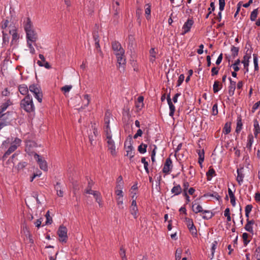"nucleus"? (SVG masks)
Returning a JSON list of instances; mask_svg holds the SVG:
<instances>
[{
	"label": "nucleus",
	"instance_id": "nucleus-11",
	"mask_svg": "<svg viewBox=\"0 0 260 260\" xmlns=\"http://www.w3.org/2000/svg\"><path fill=\"white\" fill-rule=\"evenodd\" d=\"M172 161L170 157L167 158L162 169L163 173L167 174H169L172 169Z\"/></svg>",
	"mask_w": 260,
	"mask_h": 260
},
{
	"label": "nucleus",
	"instance_id": "nucleus-43",
	"mask_svg": "<svg viewBox=\"0 0 260 260\" xmlns=\"http://www.w3.org/2000/svg\"><path fill=\"white\" fill-rule=\"evenodd\" d=\"M204 197H212L215 198L217 201H219L220 199V196L218 195L216 192H214L213 193H207L204 195Z\"/></svg>",
	"mask_w": 260,
	"mask_h": 260
},
{
	"label": "nucleus",
	"instance_id": "nucleus-14",
	"mask_svg": "<svg viewBox=\"0 0 260 260\" xmlns=\"http://www.w3.org/2000/svg\"><path fill=\"white\" fill-rule=\"evenodd\" d=\"M26 33L27 41H30L31 42H34L37 40V34L35 32V31L33 29L29 30L28 31L26 32Z\"/></svg>",
	"mask_w": 260,
	"mask_h": 260
},
{
	"label": "nucleus",
	"instance_id": "nucleus-21",
	"mask_svg": "<svg viewBox=\"0 0 260 260\" xmlns=\"http://www.w3.org/2000/svg\"><path fill=\"white\" fill-rule=\"evenodd\" d=\"M90 194H92L94 196L96 202L99 204V206H102V198L100 192L98 191H93Z\"/></svg>",
	"mask_w": 260,
	"mask_h": 260
},
{
	"label": "nucleus",
	"instance_id": "nucleus-19",
	"mask_svg": "<svg viewBox=\"0 0 260 260\" xmlns=\"http://www.w3.org/2000/svg\"><path fill=\"white\" fill-rule=\"evenodd\" d=\"M229 80L230 84L229 87V94L230 96H232L234 94L236 83L235 81H233L231 78H229Z\"/></svg>",
	"mask_w": 260,
	"mask_h": 260
},
{
	"label": "nucleus",
	"instance_id": "nucleus-34",
	"mask_svg": "<svg viewBox=\"0 0 260 260\" xmlns=\"http://www.w3.org/2000/svg\"><path fill=\"white\" fill-rule=\"evenodd\" d=\"M12 34V43H13L14 41H16L18 40L19 38V35H18L17 32H16V29H13L10 30V34Z\"/></svg>",
	"mask_w": 260,
	"mask_h": 260
},
{
	"label": "nucleus",
	"instance_id": "nucleus-6",
	"mask_svg": "<svg viewBox=\"0 0 260 260\" xmlns=\"http://www.w3.org/2000/svg\"><path fill=\"white\" fill-rule=\"evenodd\" d=\"M34 157L39 164L40 169L45 171H47L48 167L46 161L37 153H35Z\"/></svg>",
	"mask_w": 260,
	"mask_h": 260
},
{
	"label": "nucleus",
	"instance_id": "nucleus-57",
	"mask_svg": "<svg viewBox=\"0 0 260 260\" xmlns=\"http://www.w3.org/2000/svg\"><path fill=\"white\" fill-rule=\"evenodd\" d=\"M245 229L247 232H249V233H251L252 234H253V230L252 228V226L250 224H249L248 223H246L245 226Z\"/></svg>",
	"mask_w": 260,
	"mask_h": 260
},
{
	"label": "nucleus",
	"instance_id": "nucleus-36",
	"mask_svg": "<svg viewBox=\"0 0 260 260\" xmlns=\"http://www.w3.org/2000/svg\"><path fill=\"white\" fill-rule=\"evenodd\" d=\"M111 114L109 112L107 111L105 113V118H104V122H105V126H107L108 128V126H109L110 123V117Z\"/></svg>",
	"mask_w": 260,
	"mask_h": 260
},
{
	"label": "nucleus",
	"instance_id": "nucleus-16",
	"mask_svg": "<svg viewBox=\"0 0 260 260\" xmlns=\"http://www.w3.org/2000/svg\"><path fill=\"white\" fill-rule=\"evenodd\" d=\"M124 53H118L116 54V56L117 57V63L119 64V66L124 65L125 64L126 61L124 56Z\"/></svg>",
	"mask_w": 260,
	"mask_h": 260
},
{
	"label": "nucleus",
	"instance_id": "nucleus-22",
	"mask_svg": "<svg viewBox=\"0 0 260 260\" xmlns=\"http://www.w3.org/2000/svg\"><path fill=\"white\" fill-rule=\"evenodd\" d=\"M37 144L34 141H28L26 142V151L28 153H32L31 148L33 147H36Z\"/></svg>",
	"mask_w": 260,
	"mask_h": 260
},
{
	"label": "nucleus",
	"instance_id": "nucleus-49",
	"mask_svg": "<svg viewBox=\"0 0 260 260\" xmlns=\"http://www.w3.org/2000/svg\"><path fill=\"white\" fill-rule=\"evenodd\" d=\"M46 218V224H50L52 222V218L49 214V211H48L45 215Z\"/></svg>",
	"mask_w": 260,
	"mask_h": 260
},
{
	"label": "nucleus",
	"instance_id": "nucleus-8",
	"mask_svg": "<svg viewBox=\"0 0 260 260\" xmlns=\"http://www.w3.org/2000/svg\"><path fill=\"white\" fill-rule=\"evenodd\" d=\"M11 105H12V102L10 100H8L6 102L3 103L0 106V121L5 119V116L6 115V113H3V112H4Z\"/></svg>",
	"mask_w": 260,
	"mask_h": 260
},
{
	"label": "nucleus",
	"instance_id": "nucleus-23",
	"mask_svg": "<svg viewBox=\"0 0 260 260\" xmlns=\"http://www.w3.org/2000/svg\"><path fill=\"white\" fill-rule=\"evenodd\" d=\"M192 210L195 213H198L199 212L203 213L205 210H203L202 207L197 203H194L193 204L192 206Z\"/></svg>",
	"mask_w": 260,
	"mask_h": 260
},
{
	"label": "nucleus",
	"instance_id": "nucleus-4",
	"mask_svg": "<svg viewBox=\"0 0 260 260\" xmlns=\"http://www.w3.org/2000/svg\"><path fill=\"white\" fill-rule=\"evenodd\" d=\"M92 128L93 132L89 134L88 138L90 144L92 146H94L96 144L97 137L99 136V132L95 126L92 125Z\"/></svg>",
	"mask_w": 260,
	"mask_h": 260
},
{
	"label": "nucleus",
	"instance_id": "nucleus-56",
	"mask_svg": "<svg viewBox=\"0 0 260 260\" xmlns=\"http://www.w3.org/2000/svg\"><path fill=\"white\" fill-rule=\"evenodd\" d=\"M104 132L106 134V137H108L109 136H112L111 131L110 128V125L108 126V128L107 127V126H105L104 127Z\"/></svg>",
	"mask_w": 260,
	"mask_h": 260
},
{
	"label": "nucleus",
	"instance_id": "nucleus-50",
	"mask_svg": "<svg viewBox=\"0 0 260 260\" xmlns=\"http://www.w3.org/2000/svg\"><path fill=\"white\" fill-rule=\"evenodd\" d=\"M248 237V234L247 233H244L243 234L242 238L243 240L244 245L245 246H246L250 242V241L247 239Z\"/></svg>",
	"mask_w": 260,
	"mask_h": 260
},
{
	"label": "nucleus",
	"instance_id": "nucleus-28",
	"mask_svg": "<svg viewBox=\"0 0 260 260\" xmlns=\"http://www.w3.org/2000/svg\"><path fill=\"white\" fill-rule=\"evenodd\" d=\"M149 53H150V61L152 63H153L155 61V58H156V52L155 50V49L154 48H151V49L149 50Z\"/></svg>",
	"mask_w": 260,
	"mask_h": 260
},
{
	"label": "nucleus",
	"instance_id": "nucleus-35",
	"mask_svg": "<svg viewBox=\"0 0 260 260\" xmlns=\"http://www.w3.org/2000/svg\"><path fill=\"white\" fill-rule=\"evenodd\" d=\"M24 29L26 32L28 31L29 30L32 29L31 22L29 18H27V22L24 26Z\"/></svg>",
	"mask_w": 260,
	"mask_h": 260
},
{
	"label": "nucleus",
	"instance_id": "nucleus-55",
	"mask_svg": "<svg viewBox=\"0 0 260 260\" xmlns=\"http://www.w3.org/2000/svg\"><path fill=\"white\" fill-rule=\"evenodd\" d=\"M240 63V60L239 59H238L237 60L235 61V63L233 64V69L235 72H238L240 69L238 67V65H239Z\"/></svg>",
	"mask_w": 260,
	"mask_h": 260
},
{
	"label": "nucleus",
	"instance_id": "nucleus-17",
	"mask_svg": "<svg viewBox=\"0 0 260 260\" xmlns=\"http://www.w3.org/2000/svg\"><path fill=\"white\" fill-rule=\"evenodd\" d=\"M173 184L175 185V186L172 188L171 192L173 193L174 196L180 194L182 191L181 186L179 184H176L175 182H174Z\"/></svg>",
	"mask_w": 260,
	"mask_h": 260
},
{
	"label": "nucleus",
	"instance_id": "nucleus-62",
	"mask_svg": "<svg viewBox=\"0 0 260 260\" xmlns=\"http://www.w3.org/2000/svg\"><path fill=\"white\" fill-rule=\"evenodd\" d=\"M184 80V76L183 74H181L178 78V80L177 81V86H179L181 85V84L182 83L183 81Z\"/></svg>",
	"mask_w": 260,
	"mask_h": 260
},
{
	"label": "nucleus",
	"instance_id": "nucleus-47",
	"mask_svg": "<svg viewBox=\"0 0 260 260\" xmlns=\"http://www.w3.org/2000/svg\"><path fill=\"white\" fill-rule=\"evenodd\" d=\"M37 63L38 64V65L39 66H40V67H44L45 68H46L47 69H49L51 68L50 65L47 61L44 62L43 63L41 61H37Z\"/></svg>",
	"mask_w": 260,
	"mask_h": 260
},
{
	"label": "nucleus",
	"instance_id": "nucleus-12",
	"mask_svg": "<svg viewBox=\"0 0 260 260\" xmlns=\"http://www.w3.org/2000/svg\"><path fill=\"white\" fill-rule=\"evenodd\" d=\"M112 47L115 55L116 54L120 52L124 53V50L122 48L120 43L117 41H114L112 42Z\"/></svg>",
	"mask_w": 260,
	"mask_h": 260
},
{
	"label": "nucleus",
	"instance_id": "nucleus-30",
	"mask_svg": "<svg viewBox=\"0 0 260 260\" xmlns=\"http://www.w3.org/2000/svg\"><path fill=\"white\" fill-rule=\"evenodd\" d=\"M204 215L203 216V218L205 219H209L211 218L213 214L212 212L209 210H204L203 212Z\"/></svg>",
	"mask_w": 260,
	"mask_h": 260
},
{
	"label": "nucleus",
	"instance_id": "nucleus-31",
	"mask_svg": "<svg viewBox=\"0 0 260 260\" xmlns=\"http://www.w3.org/2000/svg\"><path fill=\"white\" fill-rule=\"evenodd\" d=\"M251 56L248 54H246L243 57V60L242 61V63H243L244 67H248L249 66V60Z\"/></svg>",
	"mask_w": 260,
	"mask_h": 260
},
{
	"label": "nucleus",
	"instance_id": "nucleus-51",
	"mask_svg": "<svg viewBox=\"0 0 260 260\" xmlns=\"http://www.w3.org/2000/svg\"><path fill=\"white\" fill-rule=\"evenodd\" d=\"M231 51L232 52V56L234 58L236 56H237L238 54L239 48L235 46H232L231 48Z\"/></svg>",
	"mask_w": 260,
	"mask_h": 260
},
{
	"label": "nucleus",
	"instance_id": "nucleus-5",
	"mask_svg": "<svg viewBox=\"0 0 260 260\" xmlns=\"http://www.w3.org/2000/svg\"><path fill=\"white\" fill-rule=\"evenodd\" d=\"M107 140V143L108 144V149L110 151V153L112 155H115L116 152L115 146V143L112 139V136H108L106 137Z\"/></svg>",
	"mask_w": 260,
	"mask_h": 260
},
{
	"label": "nucleus",
	"instance_id": "nucleus-38",
	"mask_svg": "<svg viewBox=\"0 0 260 260\" xmlns=\"http://www.w3.org/2000/svg\"><path fill=\"white\" fill-rule=\"evenodd\" d=\"M258 13V8L255 9L253 10V11L251 13V14H250V18L251 21H254L256 20V17L257 16Z\"/></svg>",
	"mask_w": 260,
	"mask_h": 260
},
{
	"label": "nucleus",
	"instance_id": "nucleus-54",
	"mask_svg": "<svg viewBox=\"0 0 260 260\" xmlns=\"http://www.w3.org/2000/svg\"><path fill=\"white\" fill-rule=\"evenodd\" d=\"M141 162L144 164V169L147 172V173H149V169H148V163L146 161V159L145 157H142L141 158Z\"/></svg>",
	"mask_w": 260,
	"mask_h": 260
},
{
	"label": "nucleus",
	"instance_id": "nucleus-32",
	"mask_svg": "<svg viewBox=\"0 0 260 260\" xmlns=\"http://www.w3.org/2000/svg\"><path fill=\"white\" fill-rule=\"evenodd\" d=\"M222 87V84L218 81H215L213 84V90L214 93L217 92L219 89Z\"/></svg>",
	"mask_w": 260,
	"mask_h": 260
},
{
	"label": "nucleus",
	"instance_id": "nucleus-3",
	"mask_svg": "<svg viewBox=\"0 0 260 260\" xmlns=\"http://www.w3.org/2000/svg\"><path fill=\"white\" fill-rule=\"evenodd\" d=\"M67 228L61 225H60L57 231V235L59 237V240L62 243H66L68 240Z\"/></svg>",
	"mask_w": 260,
	"mask_h": 260
},
{
	"label": "nucleus",
	"instance_id": "nucleus-52",
	"mask_svg": "<svg viewBox=\"0 0 260 260\" xmlns=\"http://www.w3.org/2000/svg\"><path fill=\"white\" fill-rule=\"evenodd\" d=\"M117 204L119 208L123 209V198L121 197H117L116 199Z\"/></svg>",
	"mask_w": 260,
	"mask_h": 260
},
{
	"label": "nucleus",
	"instance_id": "nucleus-48",
	"mask_svg": "<svg viewBox=\"0 0 260 260\" xmlns=\"http://www.w3.org/2000/svg\"><path fill=\"white\" fill-rule=\"evenodd\" d=\"M10 22V20H9V18L7 17L5 20H4L3 21V24L2 25V29H5L9 25V23Z\"/></svg>",
	"mask_w": 260,
	"mask_h": 260
},
{
	"label": "nucleus",
	"instance_id": "nucleus-40",
	"mask_svg": "<svg viewBox=\"0 0 260 260\" xmlns=\"http://www.w3.org/2000/svg\"><path fill=\"white\" fill-rule=\"evenodd\" d=\"M253 142V137L252 134H250L248 136V142L246 145V147L249 149H251L252 143Z\"/></svg>",
	"mask_w": 260,
	"mask_h": 260
},
{
	"label": "nucleus",
	"instance_id": "nucleus-2",
	"mask_svg": "<svg viewBox=\"0 0 260 260\" xmlns=\"http://www.w3.org/2000/svg\"><path fill=\"white\" fill-rule=\"evenodd\" d=\"M29 91L32 92L39 103L42 101L43 93L40 87L38 84H32L29 86Z\"/></svg>",
	"mask_w": 260,
	"mask_h": 260
},
{
	"label": "nucleus",
	"instance_id": "nucleus-1",
	"mask_svg": "<svg viewBox=\"0 0 260 260\" xmlns=\"http://www.w3.org/2000/svg\"><path fill=\"white\" fill-rule=\"evenodd\" d=\"M20 107L25 111L30 113L35 111V107L32 98L27 94L20 102Z\"/></svg>",
	"mask_w": 260,
	"mask_h": 260
},
{
	"label": "nucleus",
	"instance_id": "nucleus-7",
	"mask_svg": "<svg viewBox=\"0 0 260 260\" xmlns=\"http://www.w3.org/2000/svg\"><path fill=\"white\" fill-rule=\"evenodd\" d=\"M132 138H130L129 141V145L127 146V147H126V146L127 145V142H125L124 143V147L126 149V155L127 156H129V159L131 160L132 158L134 157L135 152L134 151V147L132 146Z\"/></svg>",
	"mask_w": 260,
	"mask_h": 260
},
{
	"label": "nucleus",
	"instance_id": "nucleus-10",
	"mask_svg": "<svg viewBox=\"0 0 260 260\" xmlns=\"http://www.w3.org/2000/svg\"><path fill=\"white\" fill-rule=\"evenodd\" d=\"M193 24V21L191 19H188L182 27L183 31L181 33L182 35H184L185 34L188 32L191 26Z\"/></svg>",
	"mask_w": 260,
	"mask_h": 260
},
{
	"label": "nucleus",
	"instance_id": "nucleus-53",
	"mask_svg": "<svg viewBox=\"0 0 260 260\" xmlns=\"http://www.w3.org/2000/svg\"><path fill=\"white\" fill-rule=\"evenodd\" d=\"M128 46L133 47V45L135 44V38L132 35L128 36Z\"/></svg>",
	"mask_w": 260,
	"mask_h": 260
},
{
	"label": "nucleus",
	"instance_id": "nucleus-64",
	"mask_svg": "<svg viewBox=\"0 0 260 260\" xmlns=\"http://www.w3.org/2000/svg\"><path fill=\"white\" fill-rule=\"evenodd\" d=\"M27 162H21L19 163L17 165V168L19 170H22L25 166L27 165Z\"/></svg>",
	"mask_w": 260,
	"mask_h": 260
},
{
	"label": "nucleus",
	"instance_id": "nucleus-37",
	"mask_svg": "<svg viewBox=\"0 0 260 260\" xmlns=\"http://www.w3.org/2000/svg\"><path fill=\"white\" fill-rule=\"evenodd\" d=\"M130 212L131 214L134 216L135 218H137L138 212V209L137 207H131Z\"/></svg>",
	"mask_w": 260,
	"mask_h": 260
},
{
	"label": "nucleus",
	"instance_id": "nucleus-61",
	"mask_svg": "<svg viewBox=\"0 0 260 260\" xmlns=\"http://www.w3.org/2000/svg\"><path fill=\"white\" fill-rule=\"evenodd\" d=\"M83 98H84V100H85L86 101L85 102L84 106L86 107L89 104V102L90 101V96L88 94H85L83 95Z\"/></svg>",
	"mask_w": 260,
	"mask_h": 260
},
{
	"label": "nucleus",
	"instance_id": "nucleus-42",
	"mask_svg": "<svg viewBox=\"0 0 260 260\" xmlns=\"http://www.w3.org/2000/svg\"><path fill=\"white\" fill-rule=\"evenodd\" d=\"M93 184V182H92V180L88 181V186H87V188L85 190V192L86 193L90 194L94 191L91 189L92 186Z\"/></svg>",
	"mask_w": 260,
	"mask_h": 260
},
{
	"label": "nucleus",
	"instance_id": "nucleus-59",
	"mask_svg": "<svg viewBox=\"0 0 260 260\" xmlns=\"http://www.w3.org/2000/svg\"><path fill=\"white\" fill-rule=\"evenodd\" d=\"M146 6H148V7L145 9V14L147 15V19H148V17L150 16L151 13V5L149 4H147Z\"/></svg>",
	"mask_w": 260,
	"mask_h": 260
},
{
	"label": "nucleus",
	"instance_id": "nucleus-26",
	"mask_svg": "<svg viewBox=\"0 0 260 260\" xmlns=\"http://www.w3.org/2000/svg\"><path fill=\"white\" fill-rule=\"evenodd\" d=\"M242 122L241 116L240 115L237 118V126L236 128V132L239 133L242 128Z\"/></svg>",
	"mask_w": 260,
	"mask_h": 260
},
{
	"label": "nucleus",
	"instance_id": "nucleus-60",
	"mask_svg": "<svg viewBox=\"0 0 260 260\" xmlns=\"http://www.w3.org/2000/svg\"><path fill=\"white\" fill-rule=\"evenodd\" d=\"M225 6V0H219V9L220 11L224 10Z\"/></svg>",
	"mask_w": 260,
	"mask_h": 260
},
{
	"label": "nucleus",
	"instance_id": "nucleus-24",
	"mask_svg": "<svg viewBox=\"0 0 260 260\" xmlns=\"http://www.w3.org/2000/svg\"><path fill=\"white\" fill-rule=\"evenodd\" d=\"M197 153L199 155V160L198 162L202 167V163L204 161V150L203 149L202 150H198Z\"/></svg>",
	"mask_w": 260,
	"mask_h": 260
},
{
	"label": "nucleus",
	"instance_id": "nucleus-39",
	"mask_svg": "<svg viewBox=\"0 0 260 260\" xmlns=\"http://www.w3.org/2000/svg\"><path fill=\"white\" fill-rule=\"evenodd\" d=\"M9 42V35L3 31V44L4 45H7Z\"/></svg>",
	"mask_w": 260,
	"mask_h": 260
},
{
	"label": "nucleus",
	"instance_id": "nucleus-27",
	"mask_svg": "<svg viewBox=\"0 0 260 260\" xmlns=\"http://www.w3.org/2000/svg\"><path fill=\"white\" fill-rule=\"evenodd\" d=\"M215 175L216 174L214 169L212 167H210L208 171L206 173L207 180H210L213 176Z\"/></svg>",
	"mask_w": 260,
	"mask_h": 260
},
{
	"label": "nucleus",
	"instance_id": "nucleus-58",
	"mask_svg": "<svg viewBox=\"0 0 260 260\" xmlns=\"http://www.w3.org/2000/svg\"><path fill=\"white\" fill-rule=\"evenodd\" d=\"M72 88V85H65L61 88V90L66 93L70 91Z\"/></svg>",
	"mask_w": 260,
	"mask_h": 260
},
{
	"label": "nucleus",
	"instance_id": "nucleus-29",
	"mask_svg": "<svg viewBox=\"0 0 260 260\" xmlns=\"http://www.w3.org/2000/svg\"><path fill=\"white\" fill-rule=\"evenodd\" d=\"M254 135L256 136L260 133V127L257 119L254 120Z\"/></svg>",
	"mask_w": 260,
	"mask_h": 260
},
{
	"label": "nucleus",
	"instance_id": "nucleus-45",
	"mask_svg": "<svg viewBox=\"0 0 260 260\" xmlns=\"http://www.w3.org/2000/svg\"><path fill=\"white\" fill-rule=\"evenodd\" d=\"M231 132V124L226 123L223 128V133L225 135L229 134Z\"/></svg>",
	"mask_w": 260,
	"mask_h": 260
},
{
	"label": "nucleus",
	"instance_id": "nucleus-44",
	"mask_svg": "<svg viewBox=\"0 0 260 260\" xmlns=\"http://www.w3.org/2000/svg\"><path fill=\"white\" fill-rule=\"evenodd\" d=\"M253 63L254 66V70L255 71H258L259 68H258V58L257 55L256 54H253Z\"/></svg>",
	"mask_w": 260,
	"mask_h": 260
},
{
	"label": "nucleus",
	"instance_id": "nucleus-9",
	"mask_svg": "<svg viewBox=\"0 0 260 260\" xmlns=\"http://www.w3.org/2000/svg\"><path fill=\"white\" fill-rule=\"evenodd\" d=\"M16 144H12L9 148L8 150L5 152L3 156V159L4 160L6 157L14 152L17 148L18 145L16 144H19L21 140L19 139H16L15 140Z\"/></svg>",
	"mask_w": 260,
	"mask_h": 260
},
{
	"label": "nucleus",
	"instance_id": "nucleus-25",
	"mask_svg": "<svg viewBox=\"0 0 260 260\" xmlns=\"http://www.w3.org/2000/svg\"><path fill=\"white\" fill-rule=\"evenodd\" d=\"M19 91L22 95H27L28 89L27 86L25 84L20 85L18 88Z\"/></svg>",
	"mask_w": 260,
	"mask_h": 260
},
{
	"label": "nucleus",
	"instance_id": "nucleus-33",
	"mask_svg": "<svg viewBox=\"0 0 260 260\" xmlns=\"http://www.w3.org/2000/svg\"><path fill=\"white\" fill-rule=\"evenodd\" d=\"M60 185V183L57 182L56 185L55 186V188L57 191V196L59 197H62L63 196V192L61 190Z\"/></svg>",
	"mask_w": 260,
	"mask_h": 260
},
{
	"label": "nucleus",
	"instance_id": "nucleus-41",
	"mask_svg": "<svg viewBox=\"0 0 260 260\" xmlns=\"http://www.w3.org/2000/svg\"><path fill=\"white\" fill-rule=\"evenodd\" d=\"M147 147V145L146 144L142 143L138 146V150L140 153L143 154L146 152Z\"/></svg>",
	"mask_w": 260,
	"mask_h": 260
},
{
	"label": "nucleus",
	"instance_id": "nucleus-20",
	"mask_svg": "<svg viewBox=\"0 0 260 260\" xmlns=\"http://www.w3.org/2000/svg\"><path fill=\"white\" fill-rule=\"evenodd\" d=\"M243 170V168H241V169H237V181L238 182V184L240 185L243 181V178L244 177V175L242 172V170Z\"/></svg>",
	"mask_w": 260,
	"mask_h": 260
},
{
	"label": "nucleus",
	"instance_id": "nucleus-63",
	"mask_svg": "<svg viewBox=\"0 0 260 260\" xmlns=\"http://www.w3.org/2000/svg\"><path fill=\"white\" fill-rule=\"evenodd\" d=\"M219 69L216 67H213L211 69V75L214 76L217 75L218 74Z\"/></svg>",
	"mask_w": 260,
	"mask_h": 260
},
{
	"label": "nucleus",
	"instance_id": "nucleus-15",
	"mask_svg": "<svg viewBox=\"0 0 260 260\" xmlns=\"http://www.w3.org/2000/svg\"><path fill=\"white\" fill-rule=\"evenodd\" d=\"M167 100L170 109L169 115L171 117H173L174 114V112L175 111V107L172 103L170 94L167 95Z\"/></svg>",
	"mask_w": 260,
	"mask_h": 260
},
{
	"label": "nucleus",
	"instance_id": "nucleus-13",
	"mask_svg": "<svg viewBox=\"0 0 260 260\" xmlns=\"http://www.w3.org/2000/svg\"><path fill=\"white\" fill-rule=\"evenodd\" d=\"M186 220L187 221V227L190 232L192 234L193 236H197V231L196 228V226L193 224L192 220L189 218H186Z\"/></svg>",
	"mask_w": 260,
	"mask_h": 260
},
{
	"label": "nucleus",
	"instance_id": "nucleus-18",
	"mask_svg": "<svg viewBox=\"0 0 260 260\" xmlns=\"http://www.w3.org/2000/svg\"><path fill=\"white\" fill-rule=\"evenodd\" d=\"M113 19L114 21L116 23L118 22V20L119 18V14L121 10L119 7L113 6Z\"/></svg>",
	"mask_w": 260,
	"mask_h": 260
},
{
	"label": "nucleus",
	"instance_id": "nucleus-46",
	"mask_svg": "<svg viewBox=\"0 0 260 260\" xmlns=\"http://www.w3.org/2000/svg\"><path fill=\"white\" fill-rule=\"evenodd\" d=\"M182 253V250L181 248L177 249L175 252V258L176 260H180L181 258V254Z\"/></svg>",
	"mask_w": 260,
	"mask_h": 260
}]
</instances>
